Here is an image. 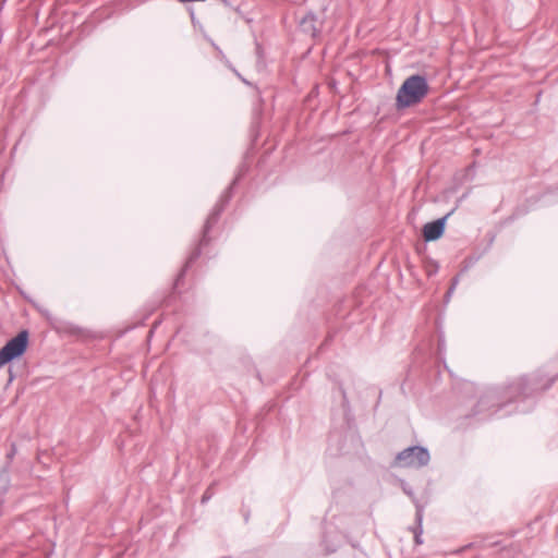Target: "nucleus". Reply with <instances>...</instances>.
I'll use <instances>...</instances> for the list:
<instances>
[{"label": "nucleus", "instance_id": "obj_10", "mask_svg": "<svg viewBox=\"0 0 558 558\" xmlns=\"http://www.w3.org/2000/svg\"><path fill=\"white\" fill-rule=\"evenodd\" d=\"M215 494L214 485L208 486L205 492L203 493V496L201 498L202 504H206L208 500L213 498Z\"/></svg>", "mask_w": 558, "mask_h": 558}, {"label": "nucleus", "instance_id": "obj_12", "mask_svg": "<svg viewBox=\"0 0 558 558\" xmlns=\"http://www.w3.org/2000/svg\"><path fill=\"white\" fill-rule=\"evenodd\" d=\"M414 543H415V545H422L423 544L422 534L414 535Z\"/></svg>", "mask_w": 558, "mask_h": 558}, {"label": "nucleus", "instance_id": "obj_1", "mask_svg": "<svg viewBox=\"0 0 558 558\" xmlns=\"http://www.w3.org/2000/svg\"><path fill=\"white\" fill-rule=\"evenodd\" d=\"M557 377L535 372L514 378L501 389L497 411L507 403L523 401L548 390Z\"/></svg>", "mask_w": 558, "mask_h": 558}, {"label": "nucleus", "instance_id": "obj_14", "mask_svg": "<svg viewBox=\"0 0 558 558\" xmlns=\"http://www.w3.org/2000/svg\"><path fill=\"white\" fill-rule=\"evenodd\" d=\"M404 492H405L410 497H413V493H412V490L404 488Z\"/></svg>", "mask_w": 558, "mask_h": 558}, {"label": "nucleus", "instance_id": "obj_11", "mask_svg": "<svg viewBox=\"0 0 558 558\" xmlns=\"http://www.w3.org/2000/svg\"><path fill=\"white\" fill-rule=\"evenodd\" d=\"M490 400H492V398H490V397H488V396L482 397V398L478 400L477 405H485V404L489 403V402H490Z\"/></svg>", "mask_w": 558, "mask_h": 558}, {"label": "nucleus", "instance_id": "obj_7", "mask_svg": "<svg viewBox=\"0 0 558 558\" xmlns=\"http://www.w3.org/2000/svg\"><path fill=\"white\" fill-rule=\"evenodd\" d=\"M318 19L315 13L307 12L301 20H300V27L302 31L306 34H310L311 36L315 37L319 33V28L317 27Z\"/></svg>", "mask_w": 558, "mask_h": 558}, {"label": "nucleus", "instance_id": "obj_4", "mask_svg": "<svg viewBox=\"0 0 558 558\" xmlns=\"http://www.w3.org/2000/svg\"><path fill=\"white\" fill-rule=\"evenodd\" d=\"M28 344L29 332L27 329H23L0 349V367L21 357L26 352Z\"/></svg>", "mask_w": 558, "mask_h": 558}, {"label": "nucleus", "instance_id": "obj_8", "mask_svg": "<svg viewBox=\"0 0 558 558\" xmlns=\"http://www.w3.org/2000/svg\"><path fill=\"white\" fill-rule=\"evenodd\" d=\"M413 535L423 534V508L416 505L415 525L410 527Z\"/></svg>", "mask_w": 558, "mask_h": 558}, {"label": "nucleus", "instance_id": "obj_9", "mask_svg": "<svg viewBox=\"0 0 558 558\" xmlns=\"http://www.w3.org/2000/svg\"><path fill=\"white\" fill-rule=\"evenodd\" d=\"M16 452H17L16 444L12 442L10 445V450L5 454V460H7L5 464H4L5 470L10 469V466L14 460V457L16 456Z\"/></svg>", "mask_w": 558, "mask_h": 558}, {"label": "nucleus", "instance_id": "obj_13", "mask_svg": "<svg viewBox=\"0 0 558 558\" xmlns=\"http://www.w3.org/2000/svg\"><path fill=\"white\" fill-rule=\"evenodd\" d=\"M457 282H458V278L456 277V278H453V280H452V286H451V287L449 288V290L447 291V295H448V296H449V295L451 294V292L454 290V287H456Z\"/></svg>", "mask_w": 558, "mask_h": 558}, {"label": "nucleus", "instance_id": "obj_15", "mask_svg": "<svg viewBox=\"0 0 558 558\" xmlns=\"http://www.w3.org/2000/svg\"><path fill=\"white\" fill-rule=\"evenodd\" d=\"M77 330H78V328H77V327L71 328V331H72V332H76Z\"/></svg>", "mask_w": 558, "mask_h": 558}, {"label": "nucleus", "instance_id": "obj_3", "mask_svg": "<svg viewBox=\"0 0 558 558\" xmlns=\"http://www.w3.org/2000/svg\"><path fill=\"white\" fill-rule=\"evenodd\" d=\"M428 90L429 86L425 76L420 74L409 76L397 92L396 108L401 110L420 104Z\"/></svg>", "mask_w": 558, "mask_h": 558}, {"label": "nucleus", "instance_id": "obj_5", "mask_svg": "<svg viewBox=\"0 0 558 558\" xmlns=\"http://www.w3.org/2000/svg\"><path fill=\"white\" fill-rule=\"evenodd\" d=\"M430 459L427 448L422 446H411L400 451L397 457V463L402 468H423L428 464Z\"/></svg>", "mask_w": 558, "mask_h": 558}, {"label": "nucleus", "instance_id": "obj_2", "mask_svg": "<svg viewBox=\"0 0 558 558\" xmlns=\"http://www.w3.org/2000/svg\"><path fill=\"white\" fill-rule=\"evenodd\" d=\"M236 180H233V182L221 193L219 199L217 201L208 217L206 218L203 227L202 238L199 239L195 248L189 255L185 264L183 265L181 271L179 272L175 279V286H179L180 281L184 278L186 271L201 257L203 248L206 247L211 242L209 232L218 223L222 213L230 203L233 196V189Z\"/></svg>", "mask_w": 558, "mask_h": 558}, {"label": "nucleus", "instance_id": "obj_6", "mask_svg": "<svg viewBox=\"0 0 558 558\" xmlns=\"http://www.w3.org/2000/svg\"><path fill=\"white\" fill-rule=\"evenodd\" d=\"M450 214L438 218L432 222H427L423 227V238L426 242H432L440 239L445 233L446 220Z\"/></svg>", "mask_w": 558, "mask_h": 558}]
</instances>
